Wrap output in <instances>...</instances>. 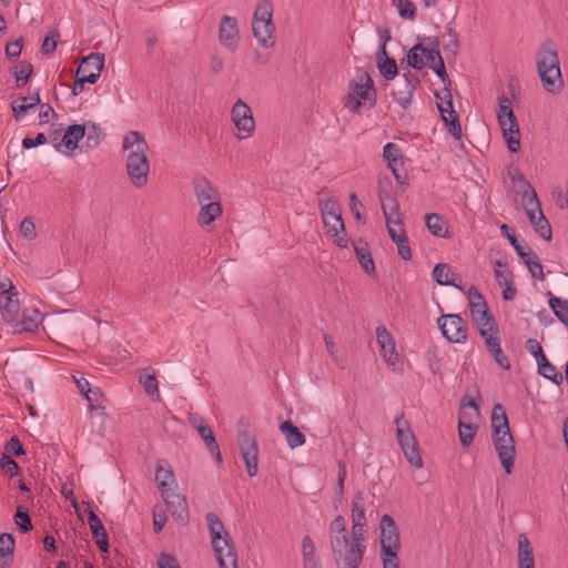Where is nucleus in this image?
<instances>
[{"label": "nucleus", "mask_w": 568, "mask_h": 568, "mask_svg": "<svg viewBox=\"0 0 568 568\" xmlns=\"http://www.w3.org/2000/svg\"><path fill=\"white\" fill-rule=\"evenodd\" d=\"M444 337L452 343H462L467 338V326L457 314L443 315L437 321Z\"/></svg>", "instance_id": "nucleus-11"}, {"label": "nucleus", "mask_w": 568, "mask_h": 568, "mask_svg": "<svg viewBox=\"0 0 568 568\" xmlns=\"http://www.w3.org/2000/svg\"><path fill=\"white\" fill-rule=\"evenodd\" d=\"M538 364V373L545 378L551 381L556 385H560L564 381L561 373H559L555 365H552L547 357L541 358Z\"/></svg>", "instance_id": "nucleus-38"}, {"label": "nucleus", "mask_w": 568, "mask_h": 568, "mask_svg": "<svg viewBox=\"0 0 568 568\" xmlns=\"http://www.w3.org/2000/svg\"><path fill=\"white\" fill-rule=\"evenodd\" d=\"M365 497L363 491H357L354 496L352 504V535L365 538V526H366V517H365Z\"/></svg>", "instance_id": "nucleus-18"}, {"label": "nucleus", "mask_w": 568, "mask_h": 568, "mask_svg": "<svg viewBox=\"0 0 568 568\" xmlns=\"http://www.w3.org/2000/svg\"><path fill=\"white\" fill-rule=\"evenodd\" d=\"M354 251L358 260V263L364 268V271L368 274H374L375 264L371 255V252L367 247V243L359 241L358 243L354 244Z\"/></svg>", "instance_id": "nucleus-31"}, {"label": "nucleus", "mask_w": 568, "mask_h": 568, "mask_svg": "<svg viewBox=\"0 0 568 568\" xmlns=\"http://www.w3.org/2000/svg\"><path fill=\"white\" fill-rule=\"evenodd\" d=\"M524 207L529 222L534 225L536 233L546 241L552 237L551 226L544 215L540 203L535 191L523 194Z\"/></svg>", "instance_id": "nucleus-8"}, {"label": "nucleus", "mask_w": 568, "mask_h": 568, "mask_svg": "<svg viewBox=\"0 0 568 568\" xmlns=\"http://www.w3.org/2000/svg\"><path fill=\"white\" fill-rule=\"evenodd\" d=\"M169 479L171 480V483L175 481L172 468H165L163 467L161 462H159L155 470V480L158 481L159 489L161 490L162 494H165L166 491L171 490Z\"/></svg>", "instance_id": "nucleus-39"}, {"label": "nucleus", "mask_w": 568, "mask_h": 568, "mask_svg": "<svg viewBox=\"0 0 568 568\" xmlns=\"http://www.w3.org/2000/svg\"><path fill=\"white\" fill-rule=\"evenodd\" d=\"M446 98L448 102V109L442 110V120L447 128L448 132L456 140H460L463 136L462 125L459 121L458 113L454 110L453 106V95L452 92L446 90Z\"/></svg>", "instance_id": "nucleus-21"}, {"label": "nucleus", "mask_w": 568, "mask_h": 568, "mask_svg": "<svg viewBox=\"0 0 568 568\" xmlns=\"http://www.w3.org/2000/svg\"><path fill=\"white\" fill-rule=\"evenodd\" d=\"M158 566L159 568H181L178 559L174 556L165 552L160 554Z\"/></svg>", "instance_id": "nucleus-64"}, {"label": "nucleus", "mask_w": 568, "mask_h": 568, "mask_svg": "<svg viewBox=\"0 0 568 568\" xmlns=\"http://www.w3.org/2000/svg\"><path fill=\"white\" fill-rule=\"evenodd\" d=\"M376 104V90L374 81L367 72H359L356 79L348 84V92L344 106L352 112L359 113L362 108L371 109Z\"/></svg>", "instance_id": "nucleus-5"}, {"label": "nucleus", "mask_w": 568, "mask_h": 568, "mask_svg": "<svg viewBox=\"0 0 568 568\" xmlns=\"http://www.w3.org/2000/svg\"><path fill=\"white\" fill-rule=\"evenodd\" d=\"M122 149L126 152L125 169L130 182L140 189L146 185L150 172L148 158L149 144L139 131H129L122 141Z\"/></svg>", "instance_id": "nucleus-1"}, {"label": "nucleus", "mask_w": 568, "mask_h": 568, "mask_svg": "<svg viewBox=\"0 0 568 568\" xmlns=\"http://www.w3.org/2000/svg\"><path fill=\"white\" fill-rule=\"evenodd\" d=\"M365 538L352 535L348 538L331 540V551L336 568H359L366 545Z\"/></svg>", "instance_id": "nucleus-6"}, {"label": "nucleus", "mask_w": 568, "mask_h": 568, "mask_svg": "<svg viewBox=\"0 0 568 568\" xmlns=\"http://www.w3.org/2000/svg\"><path fill=\"white\" fill-rule=\"evenodd\" d=\"M206 521L220 568H239L235 545L225 531L223 523L214 513L206 514Z\"/></svg>", "instance_id": "nucleus-4"}, {"label": "nucleus", "mask_w": 568, "mask_h": 568, "mask_svg": "<svg viewBox=\"0 0 568 568\" xmlns=\"http://www.w3.org/2000/svg\"><path fill=\"white\" fill-rule=\"evenodd\" d=\"M324 226L327 229V234L331 236H337L339 232L345 231L344 221L342 219V212L334 214V215H327L325 217H322Z\"/></svg>", "instance_id": "nucleus-43"}, {"label": "nucleus", "mask_w": 568, "mask_h": 568, "mask_svg": "<svg viewBox=\"0 0 568 568\" xmlns=\"http://www.w3.org/2000/svg\"><path fill=\"white\" fill-rule=\"evenodd\" d=\"M426 226L429 232L438 237L448 239L449 234L447 229H445V223L442 216L437 213H428L425 215Z\"/></svg>", "instance_id": "nucleus-33"}, {"label": "nucleus", "mask_w": 568, "mask_h": 568, "mask_svg": "<svg viewBox=\"0 0 568 568\" xmlns=\"http://www.w3.org/2000/svg\"><path fill=\"white\" fill-rule=\"evenodd\" d=\"M430 68L442 80V82L444 84L443 90H448L449 92H452L450 91L452 81L447 74L443 57L438 55V59L434 63L430 64Z\"/></svg>", "instance_id": "nucleus-50"}, {"label": "nucleus", "mask_w": 568, "mask_h": 568, "mask_svg": "<svg viewBox=\"0 0 568 568\" xmlns=\"http://www.w3.org/2000/svg\"><path fill=\"white\" fill-rule=\"evenodd\" d=\"M140 383L143 385V388L148 395H159V384L155 375L148 374L140 376Z\"/></svg>", "instance_id": "nucleus-62"}, {"label": "nucleus", "mask_w": 568, "mask_h": 568, "mask_svg": "<svg viewBox=\"0 0 568 568\" xmlns=\"http://www.w3.org/2000/svg\"><path fill=\"white\" fill-rule=\"evenodd\" d=\"M414 91L415 84L413 83V75L408 71L395 83L392 95L403 109H407L412 103Z\"/></svg>", "instance_id": "nucleus-17"}, {"label": "nucleus", "mask_w": 568, "mask_h": 568, "mask_svg": "<svg viewBox=\"0 0 568 568\" xmlns=\"http://www.w3.org/2000/svg\"><path fill=\"white\" fill-rule=\"evenodd\" d=\"M189 423L197 430L206 446L216 440L211 427L206 424L203 417L196 414H191L189 416Z\"/></svg>", "instance_id": "nucleus-32"}, {"label": "nucleus", "mask_w": 568, "mask_h": 568, "mask_svg": "<svg viewBox=\"0 0 568 568\" xmlns=\"http://www.w3.org/2000/svg\"><path fill=\"white\" fill-rule=\"evenodd\" d=\"M465 419L471 420V416L467 412H462L458 418V435L460 444L468 447L474 440L478 426L473 423H465Z\"/></svg>", "instance_id": "nucleus-29"}, {"label": "nucleus", "mask_w": 568, "mask_h": 568, "mask_svg": "<svg viewBox=\"0 0 568 568\" xmlns=\"http://www.w3.org/2000/svg\"><path fill=\"white\" fill-rule=\"evenodd\" d=\"M393 6L397 7L398 13L404 19L413 20L416 17V7L410 0H392Z\"/></svg>", "instance_id": "nucleus-51"}, {"label": "nucleus", "mask_w": 568, "mask_h": 568, "mask_svg": "<svg viewBox=\"0 0 568 568\" xmlns=\"http://www.w3.org/2000/svg\"><path fill=\"white\" fill-rule=\"evenodd\" d=\"M402 224L403 223L400 220H388V223H386V227L392 241L397 245L399 256L405 261H410L412 251L406 232L404 229H400V232H397L396 229L394 227V225L402 226Z\"/></svg>", "instance_id": "nucleus-20"}, {"label": "nucleus", "mask_w": 568, "mask_h": 568, "mask_svg": "<svg viewBox=\"0 0 568 568\" xmlns=\"http://www.w3.org/2000/svg\"><path fill=\"white\" fill-rule=\"evenodd\" d=\"M193 193L197 203L220 199L215 186L204 176H195L192 182Z\"/></svg>", "instance_id": "nucleus-23"}, {"label": "nucleus", "mask_w": 568, "mask_h": 568, "mask_svg": "<svg viewBox=\"0 0 568 568\" xmlns=\"http://www.w3.org/2000/svg\"><path fill=\"white\" fill-rule=\"evenodd\" d=\"M33 106L29 102L28 97H20L16 102L12 104L13 115L17 121H20L21 118Z\"/></svg>", "instance_id": "nucleus-58"}, {"label": "nucleus", "mask_w": 568, "mask_h": 568, "mask_svg": "<svg viewBox=\"0 0 568 568\" xmlns=\"http://www.w3.org/2000/svg\"><path fill=\"white\" fill-rule=\"evenodd\" d=\"M9 295L7 296H0V308L2 312V316L7 322H13L20 310V305L17 298H14L18 293L16 291V287L12 283H10Z\"/></svg>", "instance_id": "nucleus-28"}, {"label": "nucleus", "mask_w": 568, "mask_h": 568, "mask_svg": "<svg viewBox=\"0 0 568 568\" xmlns=\"http://www.w3.org/2000/svg\"><path fill=\"white\" fill-rule=\"evenodd\" d=\"M383 159L387 163V166L390 170H394V168L400 166L404 164L403 154H402L399 146L392 142L387 143L384 146Z\"/></svg>", "instance_id": "nucleus-35"}, {"label": "nucleus", "mask_w": 568, "mask_h": 568, "mask_svg": "<svg viewBox=\"0 0 568 568\" xmlns=\"http://www.w3.org/2000/svg\"><path fill=\"white\" fill-rule=\"evenodd\" d=\"M491 439L505 473L510 475L515 466L516 448L509 420L501 404H495L493 407Z\"/></svg>", "instance_id": "nucleus-2"}, {"label": "nucleus", "mask_w": 568, "mask_h": 568, "mask_svg": "<svg viewBox=\"0 0 568 568\" xmlns=\"http://www.w3.org/2000/svg\"><path fill=\"white\" fill-rule=\"evenodd\" d=\"M500 233H501L503 236H505L510 242V244L513 245V247L515 248L516 253L518 254V256L521 260L524 257H526V255H528V251H526L527 245L523 246L519 243V241L517 240L516 235L514 233H511V229L507 224H501L500 225Z\"/></svg>", "instance_id": "nucleus-48"}, {"label": "nucleus", "mask_w": 568, "mask_h": 568, "mask_svg": "<svg viewBox=\"0 0 568 568\" xmlns=\"http://www.w3.org/2000/svg\"><path fill=\"white\" fill-rule=\"evenodd\" d=\"M252 31L261 47L270 49L274 45L272 38L275 33V24L273 21L253 20Z\"/></svg>", "instance_id": "nucleus-22"}, {"label": "nucleus", "mask_w": 568, "mask_h": 568, "mask_svg": "<svg viewBox=\"0 0 568 568\" xmlns=\"http://www.w3.org/2000/svg\"><path fill=\"white\" fill-rule=\"evenodd\" d=\"M377 68L386 80H393L398 74L395 59L386 57L384 61H377Z\"/></svg>", "instance_id": "nucleus-49"}, {"label": "nucleus", "mask_w": 568, "mask_h": 568, "mask_svg": "<svg viewBox=\"0 0 568 568\" xmlns=\"http://www.w3.org/2000/svg\"><path fill=\"white\" fill-rule=\"evenodd\" d=\"M302 557L303 564L320 560V558L316 556L315 545L310 536H305L302 539Z\"/></svg>", "instance_id": "nucleus-52"}, {"label": "nucleus", "mask_w": 568, "mask_h": 568, "mask_svg": "<svg viewBox=\"0 0 568 568\" xmlns=\"http://www.w3.org/2000/svg\"><path fill=\"white\" fill-rule=\"evenodd\" d=\"M499 285L504 286L503 298L505 301H513L517 294L516 287L513 285V273L509 272L504 281H499Z\"/></svg>", "instance_id": "nucleus-61"}, {"label": "nucleus", "mask_w": 568, "mask_h": 568, "mask_svg": "<svg viewBox=\"0 0 568 568\" xmlns=\"http://www.w3.org/2000/svg\"><path fill=\"white\" fill-rule=\"evenodd\" d=\"M511 109H513L511 101L505 93H501L498 97V109H497V120H498L499 126H505L504 115L506 114L507 111H509Z\"/></svg>", "instance_id": "nucleus-59"}, {"label": "nucleus", "mask_w": 568, "mask_h": 568, "mask_svg": "<svg viewBox=\"0 0 568 568\" xmlns=\"http://www.w3.org/2000/svg\"><path fill=\"white\" fill-rule=\"evenodd\" d=\"M398 552L399 550L381 551L383 568H399Z\"/></svg>", "instance_id": "nucleus-60"}, {"label": "nucleus", "mask_w": 568, "mask_h": 568, "mask_svg": "<svg viewBox=\"0 0 568 568\" xmlns=\"http://www.w3.org/2000/svg\"><path fill=\"white\" fill-rule=\"evenodd\" d=\"M329 541L348 538L349 534L346 529V521L342 515H338L328 527Z\"/></svg>", "instance_id": "nucleus-41"}, {"label": "nucleus", "mask_w": 568, "mask_h": 568, "mask_svg": "<svg viewBox=\"0 0 568 568\" xmlns=\"http://www.w3.org/2000/svg\"><path fill=\"white\" fill-rule=\"evenodd\" d=\"M547 296H549L548 304L555 316L568 326V301L556 297L550 292L547 293Z\"/></svg>", "instance_id": "nucleus-34"}, {"label": "nucleus", "mask_w": 568, "mask_h": 568, "mask_svg": "<svg viewBox=\"0 0 568 568\" xmlns=\"http://www.w3.org/2000/svg\"><path fill=\"white\" fill-rule=\"evenodd\" d=\"M273 10L271 0H261L255 6L253 20L273 21Z\"/></svg>", "instance_id": "nucleus-44"}, {"label": "nucleus", "mask_w": 568, "mask_h": 568, "mask_svg": "<svg viewBox=\"0 0 568 568\" xmlns=\"http://www.w3.org/2000/svg\"><path fill=\"white\" fill-rule=\"evenodd\" d=\"M379 200L382 203V210L386 223L392 220V216L398 214V203L396 199L388 192L379 193Z\"/></svg>", "instance_id": "nucleus-40"}, {"label": "nucleus", "mask_w": 568, "mask_h": 568, "mask_svg": "<svg viewBox=\"0 0 568 568\" xmlns=\"http://www.w3.org/2000/svg\"><path fill=\"white\" fill-rule=\"evenodd\" d=\"M88 524L95 539L97 546L102 552L109 551V539L105 528L102 525L99 516L93 511H88Z\"/></svg>", "instance_id": "nucleus-24"}, {"label": "nucleus", "mask_w": 568, "mask_h": 568, "mask_svg": "<svg viewBox=\"0 0 568 568\" xmlns=\"http://www.w3.org/2000/svg\"><path fill=\"white\" fill-rule=\"evenodd\" d=\"M536 63L544 88L550 93L560 92L564 88V80L557 45L552 40H547L539 47L536 52Z\"/></svg>", "instance_id": "nucleus-3"}, {"label": "nucleus", "mask_w": 568, "mask_h": 568, "mask_svg": "<svg viewBox=\"0 0 568 568\" xmlns=\"http://www.w3.org/2000/svg\"><path fill=\"white\" fill-rule=\"evenodd\" d=\"M396 438L407 459V462L417 468L423 467V459L419 454L417 439L410 428V424L405 419L404 413L395 418Z\"/></svg>", "instance_id": "nucleus-7"}, {"label": "nucleus", "mask_w": 568, "mask_h": 568, "mask_svg": "<svg viewBox=\"0 0 568 568\" xmlns=\"http://www.w3.org/2000/svg\"><path fill=\"white\" fill-rule=\"evenodd\" d=\"M318 206L321 210L322 217L341 213V206L338 202L333 197L321 199L318 202Z\"/></svg>", "instance_id": "nucleus-55"}, {"label": "nucleus", "mask_w": 568, "mask_h": 568, "mask_svg": "<svg viewBox=\"0 0 568 568\" xmlns=\"http://www.w3.org/2000/svg\"><path fill=\"white\" fill-rule=\"evenodd\" d=\"M518 568H536L534 548L526 534L518 536Z\"/></svg>", "instance_id": "nucleus-25"}, {"label": "nucleus", "mask_w": 568, "mask_h": 568, "mask_svg": "<svg viewBox=\"0 0 568 568\" xmlns=\"http://www.w3.org/2000/svg\"><path fill=\"white\" fill-rule=\"evenodd\" d=\"M376 338L386 363L394 366L398 361V354L393 336L385 326L381 325L376 328Z\"/></svg>", "instance_id": "nucleus-19"}, {"label": "nucleus", "mask_w": 568, "mask_h": 568, "mask_svg": "<svg viewBox=\"0 0 568 568\" xmlns=\"http://www.w3.org/2000/svg\"><path fill=\"white\" fill-rule=\"evenodd\" d=\"M14 521L21 532H29L33 528L31 517L22 506L18 507Z\"/></svg>", "instance_id": "nucleus-53"}, {"label": "nucleus", "mask_w": 568, "mask_h": 568, "mask_svg": "<svg viewBox=\"0 0 568 568\" xmlns=\"http://www.w3.org/2000/svg\"><path fill=\"white\" fill-rule=\"evenodd\" d=\"M381 551L400 550L399 530L392 516L383 515L381 523Z\"/></svg>", "instance_id": "nucleus-12"}, {"label": "nucleus", "mask_w": 568, "mask_h": 568, "mask_svg": "<svg viewBox=\"0 0 568 568\" xmlns=\"http://www.w3.org/2000/svg\"><path fill=\"white\" fill-rule=\"evenodd\" d=\"M239 38L240 30L237 26V20L231 16H222L219 26L220 43L231 52H234L237 48Z\"/></svg>", "instance_id": "nucleus-14"}, {"label": "nucleus", "mask_w": 568, "mask_h": 568, "mask_svg": "<svg viewBox=\"0 0 568 568\" xmlns=\"http://www.w3.org/2000/svg\"><path fill=\"white\" fill-rule=\"evenodd\" d=\"M8 455L20 457L26 454L23 445L17 436H12L4 445Z\"/></svg>", "instance_id": "nucleus-63"}, {"label": "nucleus", "mask_w": 568, "mask_h": 568, "mask_svg": "<svg viewBox=\"0 0 568 568\" xmlns=\"http://www.w3.org/2000/svg\"><path fill=\"white\" fill-rule=\"evenodd\" d=\"M85 126V145L87 148H95L100 143V139L102 136L101 128L94 122L88 121L84 123Z\"/></svg>", "instance_id": "nucleus-45"}, {"label": "nucleus", "mask_w": 568, "mask_h": 568, "mask_svg": "<svg viewBox=\"0 0 568 568\" xmlns=\"http://www.w3.org/2000/svg\"><path fill=\"white\" fill-rule=\"evenodd\" d=\"M469 308L473 320L477 323L478 326H486L489 324V321L494 320L486 301L481 303H473Z\"/></svg>", "instance_id": "nucleus-37"}, {"label": "nucleus", "mask_w": 568, "mask_h": 568, "mask_svg": "<svg viewBox=\"0 0 568 568\" xmlns=\"http://www.w3.org/2000/svg\"><path fill=\"white\" fill-rule=\"evenodd\" d=\"M505 126H500L503 136L510 152L517 153L520 150V130L514 110L504 115Z\"/></svg>", "instance_id": "nucleus-16"}, {"label": "nucleus", "mask_w": 568, "mask_h": 568, "mask_svg": "<svg viewBox=\"0 0 568 568\" xmlns=\"http://www.w3.org/2000/svg\"><path fill=\"white\" fill-rule=\"evenodd\" d=\"M487 348L495 358L496 363L504 369H510V362L508 357L504 354L500 341L498 337L487 338Z\"/></svg>", "instance_id": "nucleus-36"}, {"label": "nucleus", "mask_w": 568, "mask_h": 568, "mask_svg": "<svg viewBox=\"0 0 568 568\" xmlns=\"http://www.w3.org/2000/svg\"><path fill=\"white\" fill-rule=\"evenodd\" d=\"M0 468L10 477L20 474V467L17 462L8 454H3L0 458Z\"/></svg>", "instance_id": "nucleus-56"}, {"label": "nucleus", "mask_w": 568, "mask_h": 568, "mask_svg": "<svg viewBox=\"0 0 568 568\" xmlns=\"http://www.w3.org/2000/svg\"><path fill=\"white\" fill-rule=\"evenodd\" d=\"M104 68V54L103 53H91L84 57L78 69L77 74L84 78L88 83H95L101 75Z\"/></svg>", "instance_id": "nucleus-13"}, {"label": "nucleus", "mask_w": 568, "mask_h": 568, "mask_svg": "<svg viewBox=\"0 0 568 568\" xmlns=\"http://www.w3.org/2000/svg\"><path fill=\"white\" fill-rule=\"evenodd\" d=\"M162 496L173 518L181 526H186L190 520V514L185 497L173 493L172 489L165 494H162Z\"/></svg>", "instance_id": "nucleus-15"}, {"label": "nucleus", "mask_w": 568, "mask_h": 568, "mask_svg": "<svg viewBox=\"0 0 568 568\" xmlns=\"http://www.w3.org/2000/svg\"><path fill=\"white\" fill-rule=\"evenodd\" d=\"M239 446L247 475L250 477L256 476L258 470V448L254 436H252L247 430H241L239 433Z\"/></svg>", "instance_id": "nucleus-10"}, {"label": "nucleus", "mask_w": 568, "mask_h": 568, "mask_svg": "<svg viewBox=\"0 0 568 568\" xmlns=\"http://www.w3.org/2000/svg\"><path fill=\"white\" fill-rule=\"evenodd\" d=\"M523 262L526 264L534 278L540 281L545 280L542 265L538 261V256L534 251L528 250V255H526V257L523 258Z\"/></svg>", "instance_id": "nucleus-42"}, {"label": "nucleus", "mask_w": 568, "mask_h": 568, "mask_svg": "<svg viewBox=\"0 0 568 568\" xmlns=\"http://www.w3.org/2000/svg\"><path fill=\"white\" fill-rule=\"evenodd\" d=\"M281 433L285 436L290 448L294 449L305 444V435L290 419L280 425Z\"/></svg>", "instance_id": "nucleus-30"}, {"label": "nucleus", "mask_w": 568, "mask_h": 568, "mask_svg": "<svg viewBox=\"0 0 568 568\" xmlns=\"http://www.w3.org/2000/svg\"><path fill=\"white\" fill-rule=\"evenodd\" d=\"M420 50H423V44L417 43L407 53V63L415 70L425 68V62L422 61Z\"/></svg>", "instance_id": "nucleus-54"}, {"label": "nucleus", "mask_w": 568, "mask_h": 568, "mask_svg": "<svg viewBox=\"0 0 568 568\" xmlns=\"http://www.w3.org/2000/svg\"><path fill=\"white\" fill-rule=\"evenodd\" d=\"M85 135V126L84 124H72L67 130L63 136L61 138V142L54 145L57 151H61V146L64 145L69 151H73L78 148V143Z\"/></svg>", "instance_id": "nucleus-27"}, {"label": "nucleus", "mask_w": 568, "mask_h": 568, "mask_svg": "<svg viewBox=\"0 0 568 568\" xmlns=\"http://www.w3.org/2000/svg\"><path fill=\"white\" fill-rule=\"evenodd\" d=\"M201 206L197 214V223L205 227L211 225L222 214V205L220 199L199 203Z\"/></svg>", "instance_id": "nucleus-26"}, {"label": "nucleus", "mask_w": 568, "mask_h": 568, "mask_svg": "<svg viewBox=\"0 0 568 568\" xmlns=\"http://www.w3.org/2000/svg\"><path fill=\"white\" fill-rule=\"evenodd\" d=\"M14 551V538L11 534L3 532L0 535V558L1 559H13Z\"/></svg>", "instance_id": "nucleus-46"}, {"label": "nucleus", "mask_w": 568, "mask_h": 568, "mask_svg": "<svg viewBox=\"0 0 568 568\" xmlns=\"http://www.w3.org/2000/svg\"><path fill=\"white\" fill-rule=\"evenodd\" d=\"M448 271H449V268H448L447 264H445V263L436 264L433 270L434 280L439 285H450V286H455V287L462 290V287L459 285H457L453 280L448 278Z\"/></svg>", "instance_id": "nucleus-47"}, {"label": "nucleus", "mask_w": 568, "mask_h": 568, "mask_svg": "<svg viewBox=\"0 0 568 568\" xmlns=\"http://www.w3.org/2000/svg\"><path fill=\"white\" fill-rule=\"evenodd\" d=\"M231 119L237 130L236 138L244 140L251 138L255 131V121L250 105L242 99H237L231 110Z\"/></svg>", "instance_id": "nucleus-9"}, {"label": "nucleus", "mask_w": 568, "mask_h": 568, "mask_svg": "<svg viewBox=\"0 0 568 568\" xmlns=\"http://www.w3.org/2000/svg\"><path fill=\"white\" fill-rule=\"evenodd\" d=\"M33 72V65L28 61L20 62V71L16 72L17 87H24Z\"/></svg>", "instance_id": "nucleus-57"}]
</instances>
